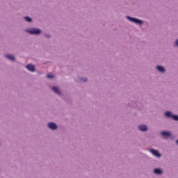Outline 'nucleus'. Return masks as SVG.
Segmentation results:
<instances>
[{
    "instance_id": "nucleus-2",
    "label": "nucleus",
    "mask_w": 178,
    "mask_h": 178,
    "mask_svg": "<svg viewBox=\"0 0 178 178\" xmlns=\"http://www.w3.org/2000/svg\"><path fill=\"white\" fill-rule=\"evenodd\" d=\"M26 32L29 33V34H40L41 30L38 29H31L30 30H26Z\"/></svg>"
},
{
    "instance_id": "nucleus-13",
    "label": "nucleus",
    "mask_w": 178,
    "mask_h": 178,
    "mask_svg": "<svg viewBox=\"0 0 178 178\" xmlns=\"http://www.w3.org/2000/svg\"><path fill=\"white\" fill-rule=\"evenodd\" d=\"M47 79H54V77H55V76H54V74H48L47 75Z\"/></svg>"
},
{
    "instance_id": "nucleus-17",
    "label": "nucleus",
    "mask_w": 178,
    "mask_h": 178,
    "mask_svg": "<svg viewBox=\"0 0 178 178\" xmlns=\"http://www.w3.org/2000/svg\"><path fill=\"white\" fill-rule=\"evenodd\" d=\"M175 44H176V45H177V47H178V40H176Z\"/></svg>"
},
{
    "instance_id": "nucleus-11",
    "label": "nucleus",
    "mask_w": 178,
    "mask_h": 178,
    "mask_svg": "<svg viewBox=\"0 0 178 178\" xmlns=\"http://www.w3.org/2000/svg\"><path fill=\"white\" fill-rule=\"evenodd\" d=\"M6 58H7V59H9V60L15 61V56L12 55H6Z\"/></svg>"
},
{
    "instance_id": "nucleus-5",
    "label": "nucleus",
    "mask_w": 178,
    "mask_h": 178,
    "mask_svg": "<svg viewBox=\"0 0 178 178\" xmlns=\"http://www.w3.org/2000/svg\"><path fill=\"white\" fill-rule=\"evenodd\" d=\"M150 152L154 156H156L157 158H161V154L158 152V151L154 150V149H150Z\"/></svg>"
},
{
    "instance_id": "nucleus-10",
    "label": "nucleus",
    "mask_w": 178,
    "mask_h": 178,
    "mask_svg": "<svg viewBox=\"0 0 178 178\" xmlns=\"http://www.w3.org/2000/svg\"><path fill=\"white\" fill-rule=\"evenodd\" d=\"M154 172L156 175H162V171L159 168H156L154 170Z\"/></svg>"
},
{
    "instance_id": "nucleus-1",
    "label": "nucleus",
    "mask_w": 178,
    "mask_h": 178,
    "mask_svg": "<svg viewBox=\"0 0 178 178\" xmlns=\"http://www.w3.org/2000/svg\"><path fill=\"white\" fill-rule=\"evenodd\" d=\"M127 19H128V20H129L130 22H132V23H136V24H143V21L140 19L133 18L129 16H127Z\"/></svg>"
},
{
    "instance_id": "nucleus-6",
    "label": "nucleus",
    "mask_w": 178,
    "mask_h": 178,
    "mask_svg": "<svg viewBox=\"0 0 178 178\" xmlns=\"http://www.w3.org/2000/svg\"><path fill=\"white\" fill-rule=\"evenodd\" d=\"M161 135H163V137H166L167 138L172 137V134H170V132H168V131L161 132Z\"/></svg>"
},
{
    "instance_id": "nucleus-14",
    "label": "nucleus",
    "mask_w": 178,
    "mask_h": 178,
    "mask_svg": "<svg viewBox=\"0 0 178 178\" xmlns=\"http://www.w3.org/2000/svg\"><path fill=\"white\" fill-rule=\"evenodd\" d=\"M172 119H173V120H178V115H172Z\"/></svg>"
},
{
    "instance_id": "nucleus-12",
    "label": "nucleus",
    "mask_w": 178,
    "mask_h": 178,
    "mask_svg": "<svg viewBox=\"0 0 178 178\" xmlns=\"http://www.w3.org/2000/svg\"><path fill=\"white\" fill-rule=\"evenodd\" d=\"M166 118H172L173 116V115H172V113L170 111H167L165 113Z\"/></svg>"
},
{
    "instance_id": "nucleus-4",
    "label": "nucleus",
    "mask_w": 178,
    "mask_h": 178,
    "mask_svg": "<svg viewBox=\"0 0 178 178\" xmlns=\"http://www.w3.org/2000/svg\"><path fill=\"white\" fill-rule=\"evenodd\" d=\"M26 69L29 70V72H35V67L33 65L29 64L26 66Z\"/></svg>"
},
{
    "instance_id": "nucleus-9",
    "label": "nucleus",
    "mask_w": 178,
    "mask_h": 178,
    "mask_svg": "<svg viewBox=\"0 0 178 178\" xmlns=\"http://www.w3.org/2000/svg\"><path fill=\"white\" fill-rule=\"evenodd\" d=\"M156 69L159 72H161V73H165V68L163 67L158 65Z\"/></svg>"
},
{
    "instance_id": "nucleus-18",
    "label": "nucleus",
    "mask_w": 178,
    "mask_h": 178,
    "mask_svg": "<svg viewBox=\"0 0 178 178\" xmlns=\"http://www.w3.org/2000/svg\"><path fill=\"white\" fill-rule=\"evenodd\" d=\"M46 37H47V38H49V35H45Z\"/></svg>"
},
{
    "instance_id": "nucleus-8",
    "label": "nucleus",
    "mask_w": 178,
    "mask_h": 178,
    "mask_svg": "<svg viewBox=\"0 0 178 178\" xmlns=\"http://www.w3.org/2000/svg\"><path fill=\"white\" fill-rule=\"evenodd\" d=\"M51 89L53 90L54 92H56V94H58V95H60V90H59V88L57 87H52Z\"/></svg>"
},
{
    "instance_id": "nucleus-19",
    "label": "nucleus",
    "mask_w": 178,
    "mask_h": 178,
    "mask_svg": "<svg viewBox=\"0 0 178 178\" xmlns=\"http://www.w3.org/2000/svg\"><path fill=\"white\" fill-rule=\"evenodd\" d=\"M177 144H178V140H177Z\"/></svg>"
},
{
    "instance_id": "nucleus-7",
    "label": "nucleus",
    "mask_w": 178,
    "mask_h": 178,
    "mask_svg": "<svg viewBox=\"0 0 178 178\" xmlns=\"http://www.w3.org/2000/svg\"><path fill=\"white\" fill-rule=\"evenodd\" d=\"M138 129L140 131H147L148 128L145 125H139Z\"/></svg>"
},
{
    "instance_id": "nucleus-3",
    "label": "nucleus",
    "mask_w": 178,
    "mask_h": 178,
    "mask_svg": "<svg viewBox=\"0 0 178 178\" xmlns=\"http://www.w3.org/2000/svg\"><path fill=\"white\" fill-rule=\"evenodd\" d=\"M48 127H49V129H51V130H56V129H58V126L56 125V124H55L54 122H49L48 124Z\"/></svg>"
},
{
    "instance_id": "nucleus-15",
    "label": "nucleus",
    "mask_w": 178,
    "mask_h": 178,
    "mask_svg": "<svg viewBox=\"0 0 178 178\" xmlns=\"http://www.w3.org/2000/svg\"><path fill=\"white\" fill-rule=\"evenodd\" d=\"M24 19L26 22H31V18L29 17H24Z\"/></svg>"
},
{
    "instance_id": "nucleus-16",
    "label": "nucleus",
    "mask_w": 178,
    "mask_h": 178,
    "mask_svg": "<svg viewBox=\"0 0 178 178\" xmlns=\"http://www.w3.org/2000/svg\"><path fill=\"white\" fill-rule=\"evenodd\" d=\"M81 81H87V78H81Z\"/></svg>"
}]
</instances>
